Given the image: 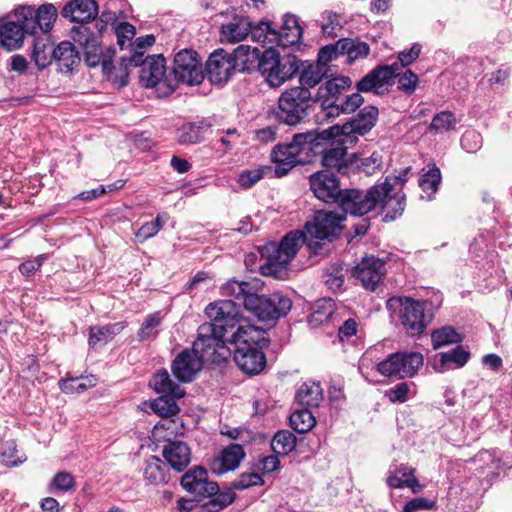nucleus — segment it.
<instances>
[{"label":"nucleus","mask_w":512,"mask_h":512,"mask_svg":"<svg viewBox=\"0 0 512 512\" xmlns=\"http://www.w3.org/2000/svg\"><path fill=\"white\" fill-rule=\"evenodd\" d=\"M259 288L258 281L229 280L221 287V294L233 299L219 300L205 308L210 322L198 327L192 349L204 362L218 363L230 354L226 344H230V338L237 327L241 315L240 305L261 321L277 320L291 310L292 301L289 297L281 293L258 295Z\"/></svg>","instance_id":"1"},{"label":"nucleus","mask_w":512,"mask_h":512,"mask_svg":"<svg viewBox=\"0 0 512 512\" xmlns=\"http://www.w3.org/2000/svg\"><path fill=\"white\" fill-rule=\"evenodd\" d=\"M344 214L317 211L312 221L305 224V232L295 230L286 234L279 243L269 242L261 250L265 263L261 266L263 275L283 278L291 260L296 256L302 243L318 255L322 253L323 241L331 242L342 230Z\"/></svg>","instance_id":"2"},{"label":"nucleus","mask_w":512,"mask_h":512,"mask_svg":"<svg viewBox=\"0 0 512 512\" xmlns=\"http://www.w3.org/2000/svg\"><path fill=\"white\" fill-rule=\"evenodd\" d=\"M13 17L15 20L0 25V42L10 51L22 46L25 35L51 31L57 19V9L53 4H42L37 9L23 5L14 10Z\"/></svg>","instance_id":"3"},{"label":"nucleus","mask_w":512,"mask_h":512,"mask_svg":"<svg viewBox=\"0 0 512 512\" xmlns=\"http://www.w3.org/2000/svg\"><path fill=\"white\" fill-rule=\"evenodd\" d=\"M230 344L235 346L233 358L237 366L248 375L262 372L266 366V357L263 349L269 345L266 331L249 324L240 315Z\"/></svg>","instance_id":"4"},{"label":"nucleus","mask_w":512,"mask_h":512,"mask_svg":"<svg viewBox=\"0 0 512 512\" xmlns=\"http://www.w3.org/2000/svg\"><path fill=\"white\" fill-rule=\"evenodd\" d=\"M441 302L439 298L434 302L430 299L394 296L387 300L386 308L408 336L416 337L422 335L430 325Z\"/></svg>","instance_id":"5"},{"label":"nucleus","mask_w":512,"mask_h":512,"mask_svg":"<svg viewBox=\"0 0 512 512\" xmlns=\"http://www.w3.org/2000/svg\"><path fill=\"white\" fill-rule=\"evenodd\" d=\"M421 45L414 43L409 50L401 51L398 55V62L391 65L378 66L366 74L358 83L359 92L379 93L389 82L399 75L402 68L412 64L421 53Z\"/></svg>","instance_id":"6"},{"label":"nucleus","mask_w":512,"mask_h":512,"mask_svg":"<svg viewBox=\"0 0 512 512\" xmlns=\"http://www.w3.org/2000/svg\"><path fill=\"white\" fill-rule=\"evenodd\" d=\"M298 59L294 55L280 56L279 53L268 48L262 53L259 63V72L267 84L277 88L290 80L299 71Z\"/></svg>","instance_id":"7"},{"label":"nucleus","mask_w":512,"mask_h":512,"mask_svg":"<svg viewBox=\"0 0 512 512\" xmlns=\"http://www.w3.org/2000/svg\"><path fill=\"white\" fill-rule=\"evenodd\" d=\"M311 104V92L305 87H292L282 93L278 100V118L288 124L296 125L305 116Z\"/></svg>","instance_id":"8"},{"label":"nucleus","mask_w":512,"mask_h":512,"mask_svg":"<svg viewBox=\"0 0 512 512\" xmlns=\"http://www.w3.org/2000/svg\"><path fill=\"white\" fill-rule=\"evenodd\" d=\"M423 365V356L418 352H394L380 361L376 370L382 376L405 379L413 377Z\"/></svg>","instance_id":"9"},{"label":"nucleus","mask_w":512,"mask_h":512,"mask_svg":"<svg viewBox=\"0 0 512 512\" xmlns=\"http://www.w3.org/2000/svg\"><path fill=\"white\" fill-rule=\"evenodd\" d=\"M381 195H385V190L377 187V185L372 186L367 191L345 189L337 204L345 214L363 216L378 206Z\"/></svg>","instance_id":"10"},{"label":"nucleus","mask_w":512,"mask_h":512,"mask_svg":"<svg viewBox=\"0 0 512 512\" xmlns=\"http://www.w3.org/2000/svg\"><path fill=\"white\" fill-rule=\"evenodd\" d=\"M378 118V109L375 106H365L359 113L349 122L341 127H331L335 135L341 137L342 143H355L358 136L367 134L376 124Z\"/></svg>","instance_id":"11"},{"label":"nucleus","mask_w":512,"mask_h":512,"mask_svg":"<svg viewBox=\"0 0 512 512\" xmlns=\"http://www.w3.org/2000/svg\"><path fill=\"white\" fill-rule=\"evenodd\" d=\"M333 136L334 133L331 128L321 132L310 130L295 134L292 142L301 160V164L312 162L316 156H320V153L323 151V145H326Z\"/></svg>","instance_id":"12"},{"label":"nucleus","mask_w":512,"mask_h":512,"mask_svg":"<svg viewBox=\"0 0 512 512\" xmlns=\"http://www.w3.org/2000/svg\"><path fill=\"white\" fill-rule=\"evenodd\" d=\"M173 73L178 82L187 85H198L204 79L201 59L189 49L179 51L174 58Z\"/></svg>","instance_id":"13"},{"label":"nucleus","mask_w":512,"mask_h":512,"mask_svg":"<svg viewBox=\"0 0 512 512\" xmlns=\"http://www.w3.org/2000/svg\"><path fill=\"white\" fill-rule=\"evenodd\" d=\"M351 80L346 77H336L328 80L318 89V101L324 117L332 119L337 117V107L343 98L344 91L350 87Z\"/></svg>","instance_id":"14"},{"label":"nucleus","mask_w":512,"mask_h":512,"mask_svg":"<svg viewBox=\"0 0 512 512\" xmlns=\"http://www.w3.org/2000/svg\"><path fill=\"white\" fill-rule=\"evenodd\" d=\"M180 484L198 500L209 498L218 492V484L209 480L207 470L201 466L188 470L181 477Z\"/></svg>","instance_id":"15"},{"label":"nucleus","mask_w":512,"mask_h":512,"mask_svg":"<svg viewBox=\"0 0 512 512\" xmlns=\"http://www.w3.org/2000/svg\"><path fill=\"white\" fill-rule=\"evenodd\" d=\"M352 274L366 290L375 291L386 274L385 262L374 256H366L354 267Z\"/></svg>","instance_id":"16"},{"label":"nucleus","mask_w":512,"mask_h":512,"mask_svg":"<svg viewBox=\"0 0 512 512\" xmlns=\"http://www.w3.org/2000/svg\"><path fill=\"white\" fill-rule=\"evenodd\" d=\"M309 183L315 197L326 203H337L343 192L337 177L326 171L310 175Z\"/></svg>","instance_id":"17"},{"label":"nucleus","mask_w":512,"mask_h":512,"mask_svg":"<svg viewBox=\"0 0 512 512\" xmlns=\"http://www.w3.org/2000/svg\"><path fill=\"white\" fill-rule=\"evenodd\" d=\"M344 144L340 138L337 145L331 144L328 146V143L323 145V151L320 153V156L324 167L336 169L340 174L349 173L355 163L356 156L354 154L349 155Z\"/></svg>","instance_id":"18"},{"label":"nucleus","mask_w":512,"mask_h":512,"mask_svg":"<svg viewBox=\"0 0 512 512\" xmlns=\"http://www.w3.org/2000/svg\"><path fill=\"white\" fill-rule=\"evenodd\" d=\"M235 72L230 53L219 49L209 56L206 63V73L211 83H225Z\"/></svg>","instance_id":"19"},{"label":"nucleus","mask_w":512,"mask_h":512,"mask_svg":"<svg viewBox=\"0 0 512 512\" xmlns=\"http://www.w3.org/2000/svg\"><path fill=\"white\" fill-rule=\"evenodd\" d=\"M377 187L385 190V195H381L378 206L381 207L382 212L385 214L384 219L393 221L401 216L405 209L406 196L402 191H393V184L391 179L383 182Z\"/></svg>","instance_id":"20"},{"label":"nucleus","mask_w":512,"mask_h":512,"mask_svg":"<svg viewBox=\"0 0 512 512\" xmlns=\"http://www.w3.org/2000/svg\"><path fill=\"white\" fill-rule=\"evenodd\" d=\"M204 361L195 352L184 350L174 359L172 372L181 382H190L201 370Z\"/></svg>","instance_id":"21"},{"label":"nucleus","mask_w":512,"mask_h":512,"mask_svg":"<svg viewBox=\"0 0 512 512\" xmlns=\"http://www.w3.org/2000/svg\"><path fill=\"white\" fill-rule=\"evenodd\" d=\"M162 455L176 472L184 471L191 462V449L187 443L180 440L167 439Z\"/></svg>","instance_id":"22"},{"label":"nucleus","mask_w":512,"mask_h":512,"mask_svg":"<svg viewBox=\"0 0 512 512\" xmlns=\"http://www.w3.org/2000/svg\"><path fill=\"white\" fill-rule=\"evenodd\" d=\"M271 160L277 177H283L296 165H302L292 141L290 143L278 144L272 150Z\"/></svg>","instance_id":"23"},{"label":"nucleus","mask_w":512,"mask_h":512,"mask_svg":"<svg viewBox=\"0 0 512 512\" xmlns=\"http://www.w3.org/2000/svg\"><path fill=\"white\" fill-rule=\"evenodd\" d=\"M244 457L245 451L242 445L230 444L212 460L210 468L214 474L222 475L238 468Z\"/></svg>","instance_id":"24"},{"label":"nucleus","mask_w":512,"mask_h":512,"mask_svg":"<svg viewBox=\"0 0 512 512\" xmlns=\"http://www.w3.org/2000/svg\"><path fill=\"white\" fill-rule=\"evenodd\" d=\"M251 30V21L244 15L234 14L231 19L223 23L220 28L222 43L235 44L247 38Z\"/></svg>","instance_id":"25"},{"label":"nucleus","mask_w":512,"mask_h":512,"mask_svg":"<svg viewBox=\"0 0 512 512\" xmlns=\"http://www.w3.org/2000/svg\"><path fill=\"white\" fill-rule=\"evenodd\" d=\"M61 15L72 22L88 23L98 15V5L95 0H71L62 8Z\"/></svg>","instance_id":"26"},{"label":"nucleus","mask_w":512,"mask_h":512,"mask_svg":"<svg viewBox=\"0 0 512 512\" xmlns=\"http://www.w3.org/2000/svg\"><path fill=\"white\" fill-rule=\"evenodd\" d=\"M138 66H141L139 77L143 86L153 88L160 84L165 74V60L162 56L142 58V62Z\"/></svg>","instance_id":"27"},{"label":"nucleus","mask_w":512,"mask_h":512,"mask_svg":"<svg viewBox=\"0 0 512 512\" xmlns=\"http://www.w3.org/2000/svg\"><path fill=\"white\" fill-rule=\"evenodd\" d=\"M262 53L256 47L249 45H239L230 53L235 70L239 72H250L257 68L259 70V63L262 60Z\"/></svg>","instance_id":"28"},{"label":"nucleus","mask_w":512,"mask_h":512,"mask_svg":"<svg viewBox=\"0 0 512 512\" xmlns=\"http://www.w3.org/2000/svg\"><path fill=\"white\" fill-rule=\"evenodd\" d=\"M40 32L41 35L38 36L37 33L33 36L32 58L39 69H44L53 61L55 48L51 41L50 31Z\"/></svg>","instance_id":"29"},{"label":"nucleus","mask_w":512,"mask_h":512,"mask_svg":"<svg viewBox=\"0 0 512 512\" xmlns=\"http://www.w3.org/2000/svg\"><path fill=\"white\" fill-rule=\"evenodd\" d=\"M62 73H71L80 64V54L73 43L62 41L54 49V59Z\"/></svg>","instance_id":"30"},{"label":"nucleus","mask_w":512,"mask_h":512,"mask_svg":"<svg viewBox=\"0 0 512 512\" xmlns=\"http://www.w3.org/2000/svg\"><path fill=\"white\" fill-rule=\"evenodd\" d=\"M281 47H289L300 42L302 38V27L299 24V19L296 15L286 13L283 16V23L281 29L276 30Z\"/></svg>","instance_id":"31"},{"label":"nucleus","mask_w":512,"mask_h":512,"mask_svg":"<svg viewBox=\"0 0 512 512\" xmlns=\"http://www.w3.org/2000/svg\"><path fill=\"white\" fill-rule=\"evenodd\" d=\"M142 474L144 480L151 485H163L170 479L166 464L157 456H150L145 460Z\"/></svg>","instance_id":"32"},{"label":"nucleus","mask_w":512,"mask_h":512,"mask_svg":"<svg viewBox=\"0 0 512 512\" xmlns=\"http://www.w3.org/2000/svg\"><path fill=\"white\" fill-rule=\"evenodd\" d=\"M387 485L390 488H410L414 493L421 491L422 486L414 476V469L401 465L396 467L394 471H390L387 478Z\"/></svg>","instance_id":"33"},{"label":"nucleus","mask_w":512,"mask_h":512,"mask_svg":"<svg viewBox=\"0 0 512 512\" xmlns=\"http://www.w3.org/2000/svg\"><path fill=\"white\" fill-rule=\"evenodd\" d=\"M125 328L124 322L95 325L89 329L88 344L90 347L104 346Z\"/></svg>","instance_id":"34"},{"label":"nucleus","mask_w":512,"mask_h":512,"mask_svg":"<svg viewBox=\"0 0 512 512\" xmlns=\"http://www.w3.org/2000/svg\"><path fill=\"white\" fill-rule=\"evenodd\" d=\"M210 124L206 121L190 122L177 130V142L181 145H194L204 140V134Z\"/></svg>","instance_id":"35"},{"label":"nucleus","mask_w":512,"mask_h":512,"mask_svg":"<svg viewBox=\"0 0 512 512\" xmlns=\"http://www.w3.org/2000/svg\"><path fill=\"white\" fill-rule=\"evenodd\" d=\"M439 356V364L435 365V370L443 373L446 370L465 366L470 358V353L462 346H457L448 352L440 353Z\"/></svg>","instance_id":"36"},{"label":"nucleus","mask_w":512,"mask_h":512,"mask_svg":"<svg viewBox=\"0 0 512 512\" xmlns=\"http://www.w3.org/2000/svg\"><path fill=\"white\" fill-rule=\"evenodd\" d=\"M150 386L162 395L182 398L185 395L184 390L171 380L166 370L157 372L150 381Z\"/></svg>","instance_id":"37"},{"label":"nucleus","mask_w":512,"mask_h":512,"mask_svg":"<svg viewBox=\"0 0 512 512\" xmlns=\"http://www.w3.org/2000/svg\"><path fill=\"white\" fill-rule=\"evenodd\" d=\"M101 30H94L86 23H79L71 29V37L75 43L84 49L101 44Z\"/></svg>","instance_id":"38"},{"label":"nucleus","mask_w":512,"mask_h":512,"mask_svg":"<svg viewBox=\"0 0 512 512\" xmlns=\"http://www.w3.org/2000/svg\"><path fill=\"white\" fill-rule=\"evenodd\" d=\"M296 400L306 407H318L323 400V390L319 383L305 382L297 393Z\"/></svg>","instance_id":"39"},{"label":"nucleus","mask_w":512,"mask_h":512,"mask_svg":"<svg viewBox=\"0 0 512 512\" xmlns=\"http://www.w3.org/2000/svg\"><path fill=\"white\" fill-rule=\"evenodd\" d=\"M327 67L319 63H302V70L299 76L300 87L307 89L318 85L327 74Z\"/></svg>","instance_id":"40"},{"label":"nucleus","mask_w":512,"mask_h":512,"mask_svg":"<svg viewBox=\"0 0 512 512\" xmlns=\"http://www.w3.org/2000/svg\"><path fill=\"white\" fill-rule=\"evenodd\" d=\"M249 35H251L253 41L263 46H270L271 49L273 46H280L276 30L271 27V23L268 21H261L255 26L251 24Z\"/></svg>","instance_id":"41"},{"label":"nucleus","mask_w":512,"mask_h":512,"mask_svg":"<svg viewBox=\"0 0 512 512\" xmlns=\"http://www.w3.org/2000/svg\"><path fill=\"white\" fill-rule=\"evenodd\" d=\"M340 50L342 55L347 57V62L351 63L357 59L367 57L370 47L366 42L358 39L343 38L340 39Z\"/></svg>","instance_id":"42"},{"label":"nucleus","mask_w":512,"mask_h":512,"mask_svg":"<svg viewBox=\"0 0 512 512\" xmlns=\"http://www.w3.org/2000/svg\"><path fill=\"white\" fill-rule=\"evenodd\" d=\"M97 382L98 379L94 375H89L85 377L81 376L61 379L59 381V387L62 392L67 394L81 393L87 390L88 388L96 386Z\"/></svg>","instance_id":"43"},{"label":"nucleus","mask_w":512,"mask_h":512,"mask_svg":"<svg viewBox=\"0 0 512 512\" xmlns=\"http://www.w3.org/2000/svg\"><path fill=\"white\" fill-rule=\"evenodd\" d=\"M440 182V169L433 163L429 165L428 170L424 172L419 179V186L421 187L422 191L427 194V200L432 199V196L438 190Z\"/></svg>","instance_id":"44"},{"label":"nucleus","mask_w":512,"mask_h":512,"mask_svg":"<svg viewBox=\"0 0 512 512\" xmlns=\"http://www.w3.org/2000/svg\"><path fill=\"white\" fill-rule=\"evenodd\" d=\"M431 340L433 348L436 350L446 345L460 343L462 337L453 327L444 326L433 331Z\"/></svg>","instance_id":"45"},{"label":"nucleus","mask_w":512,"mask_h":512,"mask_svg":"<svg viewBox=\"0 0 512 512\" xmlns=\"http://www.w3.org/2000/svg\"><path fill=\"white\" fill-rule=\"evenodd\" d=\"M296 446V437L289 431H279L271 442V448L277 455H287Z\"/></svg>","instance_id":"46"},{"label":"nucleus","mask_w":512,"mask_h":512,"mask_svg":"<svg viewBox=\"0 0 512 512\" xmlns=\"http://www.w3.org/2000/svg\"><path fill=\"white\" fill-rule=\"evenodd\" d=\"M290 425L298 433H306L315 426V418L308 409L293 412L290 415Z\"/></svg>","instance_id":"47"},{"label":"nucleus","mask_w":512,"mask_h":512,"mask_svg":"<svg viewBox=\"0 0 512 512\" xmlns=\"http://www.w3.org/2000/svg\"><path fill=\"white\" fill-rule=\"evenodd\" d=\"M458 121L451 111H441L434 115L429 125V131L434 133H443L454 130Z\"/></svg>","instance_id":"48"},{"label":"nucleus","mask_w":512,"mask_h":512,"mask_svg":"<svg viewBox=\"0 0 512 512\" xmlns=\"http://www.w3.org/2000/svg\"><path fill=\"white\" fill-rule=\"evenodd\" d=\"M26 460L24 455H20L17 445L13 440L6 441L0 446V463L8 467H15Z\"/></svg>","instance_id":"49"},{"label":"nucleus","mask_w":512,"mask_h":512,"mask_svg":"<svg viewBox=\"0 0 512 512\" xmlns=\"http://www.w3.org/2000/svg\"><path fill=\"white\" fill-rule=\"evenodd\" d=\"M176 397L162 395L151 403V409L160 417L177 416L179 406Z\"/></svg>","instance_id":"50"},{"label":"nucleus","mask_w":512,"mask_h":512,"mask_svg":"<svg viewBox=\"0 0 512 512\" xmlns=\"http://www.w3.org/2000/svg\"><path fill=\"white\" fill-rule=\"evenodd\" d=\"M155 43V37L152 34L145 35L138 37L132 44H131V56L128 60V64L126 66H135L137 67L141 62L142 58L144 57V49L147 47L152 46Z\"/></svg>","instance_id":"51"},{"label":"nucleus","mask_w":512,"mask_h":512,"mask_svg":"<svg viewBox=\"0 0 512 512\" xmlns=\"http://www.w3.org/2000/svg\"><path fill=\"white\" fill-rule=\"evenodd\" d=\"M161 323L162 317L160 315V312H155L147 315L137 333L138 339L140 341H146L156 337L158 333L157 329L161 325Z\"/></svg>","instance_id":"52"},{"label":"nucleus","mask_w":512,"mask_h":512,"mask_svg":"<svg viewBox=\"0 0 512 512\" xmlns=\"http://www.w3.org/2000/svg\"><path fill=\"white\" fill-rule=\"evenodd\" d=\"M169 214L167 212H160L157 214L155 220L144 223L136 233V237L145 241L154 237L164 224L168 221Z\"/></svg>","instance_id":"53"},{"label":"nucleus","mask_w":512,"mask_h":512,"mask_svg":"<svg viewBox=\"0 0 512 512\" xmlns=\"http://www.w3.org/2000/svg\"><path fill=\"white\" fill-rule=\"evenodd\" d=\"M269 170L270 168L266 166L243 170L238 175L237 183L244 189L251 188L259 182Z\"/></svg>","instance_id":"54"},{"label":"nucleus","mask_w":512,"mask_h":512,"mask_svg":"<svg viewBox=\"0 0 512 512\" xmlns=\"http://www.w3.org/2000/svg\"><path fill=\"white\" fill-rule=\"evenodd\" d=\"M264 484L263 477L255 469L250 467V471L241 473L237 479L232 483L233 488L237 490H244L254 486H261Z\"/></svg>","instance_id":"55"},{"label":"nucleus","mask_w":512,"mask_h":512,"mask_svg":"<svg viewBox=\"0 0 512 512\" xmlns=\"http://www.w3.org/2000/svg\"><path fill=\"white\" fill-rule=\"evenodd\" d=\"M114 33L117 38V44L121 49H124L126 45L132 44V40L136 35V28L128 22H120L114 24Z\"/></svg>","instance_id":"56"},{"label":"nucleus","mask_w":512,"mask_h":512,"mask_svg":"<svg viewBox=\"0 0 512 512\" xmlns=\"http://www.w3.org/2000/svg\"><path fill=\"white\" fill-rule=\"evenodd\" d=\"M341 28V18L338 14L326 11L321 15V29L324 35L334 37Z\"/></svg>","instance_id":"57"},{"label":"nucleus","mask_w":512,"mask_h":512,"mask_svg":"<svg viewBox=\"0 0 512 512\" xmlns=\"http://www.w3.org/2000/svg\"><path fill=\"white\" fill-rule=\"evenodd\" d=\"M251 465L262 477L264 474L277 470L280 467V461L277 454L267 455L260 456Z\"/></svg>","instance_id":"58"},{"label":"nucleus","mask_w":512,"mask_h":512,"mask_svg":"<svg viewBox=\"0 0 512 512\" xmlns=\"http://www.w3.org/2000/svg\"><path fill=\"white\" fill-rule=\"evenodd\" d=\"M483 144L481 134L476 130H467L461 137V146L468 153H475Z\"/></svg>","instance_id":"59"},{"label":"nucleus","mask_w":512,"mask_h":512,"mask_svg":"<svg viewBox=\"0 0 512 512\" xmlns=\"http://www.w3.org/2000/svg\"><path fill=\"white\" fill-rule=\"evenodd\" d=\"M175 417L176 416L161 417V420L154 426V431L156 433L161 430L167 431L164 437L182 433L183 425Z\"/></svg>","instance_id":"60"},{"label":"nucleus","mask_w":512,"mask_h":512,"mask_svg":"<svg viewBox=\"0 0 512 512\" xmlns=\"http://www.w3.org/2000/svg\"><path fill=\"white\" fill-rule=\"evenodd\" d=\"M363 101V97L358 92L343 96L337 107V116L342 113L354 112L363 103Z\"/></svg>","instance_id":"61"},{"label":"nucleus","mask_w":512,"mask_h":512,"mask_svg":"<svg viewBox=\"0 0 512 512\" xmlns=\"http://www.w3.org/2000/svg\"><path fill=\"white\" fill-rule=\"evenodd\" d=\"M340 56L343 55L340 50V40H338L335 44L326 45L319 50L317 63L327 67L329 62Z\"/></svg>","instance_id":"62"},{"label":"nucleus","mask_w":512,"mask_h":512,"mask_svg":"<svg viewBox=\"0 0 512 512\" xmlns=\"http://www.w3.org/2000/svg\"><path fill=\"white\" fill-rule=\"evenodd\" d=\"M436 507V502L425 497H416L408 501L402 508V512H419L431 510Z\"/></svg>","instance_id":"63"},{"label":"nucleus","mask_w":512,"mask_h":512,"mask_svg":"<svg viewBox=\"0 0 512 512\" xmlns=\"http://www.w3.org/2000/svg\"><path fill=\"white\" fill-rule=\"evenodd\" d=\"M410 386L406 382H400L386 391V396L392 403H404L408 400Z\"/></svg>","instance_id":"64"}]
</instances>
